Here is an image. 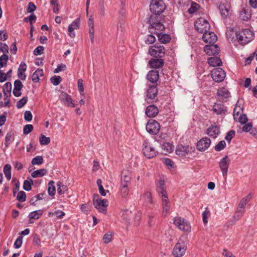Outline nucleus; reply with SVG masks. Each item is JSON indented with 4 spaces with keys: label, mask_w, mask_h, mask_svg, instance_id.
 Returning <instances> with one entry per match:
<instances>
[{
    "label": "nucleus",
    "mask_w": 257,
    "mask_h": 257,
    "mask_svg": "<svg viewBox=\"0 0 257 257\" xmlns=\"http://www.w3.org/2000/svg\"><path fill=\"white\" fill-rule=\"evenodd\" d=\"M230 32L232 33H234L233 31H231ZM234 34L238 42L243 45L250 42L253 39L254 36L253 32L247 29H244L241 32L238 33L234 32Z\"/></svg>",
    "instance_id": "obj_1"
},
{
    "label": "nucleus",
    "mask_w": 257,
    "mask_h": 257,
    "mask_svg": "<svg viewBox=\"0 0 257 257\" xmlns=\"http://www.w3.org/2000/svg\"><path fill=\"white\" fill-rule=\"evenodd\" d=\"M161 17L160 15L153 14L150 17L149 22L150 24L149 29L152 32L153 30L163 31L165 29L164 25L161 22Z\"/></svg>",
    "instance_id": "obj_2"
},
{
    "label": "nucleus",
    "mask_w": 257,
    "mask_h": 257,
    "mask_svg": "<svg viewBox=\"0 0 257 257\" xmlns=\"http://www.w3.org/2000/svg\"><path fill=\"white\" fill-rule=\"evenodd\" d=\"M166 6L162 0H152L150 5V9L153 14L160 15L165 10Z\"/></svg>",
    "instance_id": "obj_3"
},
{
    "label": "nucleus",
    "mask_w": 257,
    "mask_h": 257,
    "mask_svg": "<svg viewBox=\"0 0 257 257\" xmlns=\"http://www.w3.org/2000/svg\"><path fill=\"white\" fill-rule=\"evenodd\" d=\"M186 250V244L183 238H180L175 245L172 253L175 257H182Z\"/></svg>",
    "instance_id": "obj_4"
},
{
    "label": "nucleus",
    "mask_w": 257,
    "mask_h": 257,
    "mask_svg": "<svg viewBox=\"0 0 257 257\" xmlns=\"http://www.w3.org/2000/svg\"><path fill=\"white\" fill-rule=\"evenodd\" d=\"M196 31L201 34H203L210 30V25L208 22L203 18H199L197 19L194 24Z\"/></svg>",
    "instance_id": "obj_5"
},
{
    "label": "nucleus",
    "mask_w": 257,
    "mask_h": 257,
    "mask_svg": "<svg viewBox=\"0 0 257 257\" xmlns=\"http://www.w3.org/2000/svg\"><path fill=\"white\" fill-rule=\"evenodd\" d=\"M149 53L153 57L162 58L165 55V49L163 46L156 44L150 47Z\"/></svg>",
    "instance_id": "obj_6"
},
{
    "label": "nucleus",
    "mask_w": 257,
    "mask_h": 257,
    "mask_svg": "<svg viewBox=\"0 0 257 257\" xmlns=\"http://www.w3.org/2000/svg\"><path fill=\"white\" fill-rule=\"evenodd\" d=\"M174 223L178 229L184 232L190 231L191 226L188 222L183 218L176 217L174 219Z\"/></svg>",
    "instance_id": "obj_7"
},
{
    "label": "nucleus",
    "mask_w": 257,
    "mask_h": 257,
    "mask_svg": "<svg viewBox=\"0 0 257 257\" xmlns=\"http://www.w3.org/2000/svg\"><path fill=\"white\" fill-rule=\"evenodd\" d=\"M160 124L155 119L149 120L146 126L147 131L152 135H156L160 130Z\"/></svg>",
    "instance_id": "obj_8"
},
{
    "label": "nucleus",
    "mask_w": 257,
    "mask_h": 257,
    "mask_svg": "<svg viewBox=\"0 0 257 257\" xmlns=\"http://www.w3.org/2000/svg\"><path fill=\"white\" fill-rule=\"evenodd\" d=\"M143 152L148 158H152L156 155L157 151L148 142L145 141L143 145Z\"/></svg>",
    "instance_id": "obj_9"
},
{
    "label": "nucleus",
    "mask_w": 257,
    "mask_h": 257,
    "mask_svg": "<svg viewBox=\"0 0 257 257\" xmlns=\"http://www.w3.org/2000/svg\"><path fill=\"white\" fill-rule=\"evenodd\" d=\"M211 74L213 80L217 82L222 81L226 76L225 71L220 68H214Z\"/></svg>",
    "instance_id": "obj_10"
},
{
    "label": "nucleus",
    "mask_w": 257,
    "mask_h": 257,
    "mask_svg": "<svg viewBox=\"0 0 257 257\" xmlns=\"http://www.w3.org/2000/svg\"><path fill=\"white\" fill-rule=\"evenodd\" d=\"M158 91V88L155 85H148L146 90V99L150 100V102H154Z\"/></svg>",
    "instance_id": "obj_11"
},
{
    "label": "nucleus",
    "mask_w": 257,
    "mask_h": 257,
    "mask_svg": "<svg viewBox=\"0 0 257 257\" xmlns=\"http://www.w3.org/2000/svg\"><path fill=\"white\" fill-rule=\"evenodd\" d=\"M230 162V159L227 156L222 158L219 162V166L224 177H226L227 176Z\"/></svg>",
    "instance_id": "obj_12"
},
{
    "label": "nucleus",
    "mask_w": 257,
    "mask_h": 257,
    "mask_svg": "<svg viewBox=\"0 0 257 257\" xmlns=\"http://www.w3.org/2000/svg\"><path fill=\"white\" fill-rule=\"evenodd\" d=\"M95 197H98V195H94V206L99 212L105 213L106 212L105 208L107 206V204H106L107 200L105 199H96Z\"/></svg>",
    "instance_id": "obj_13"
},
{
    "label": "nucleus",
    "mask_w": 257,
    "mask_h": 257,
    "mask_svg": "<svg viewBox=\"0 0 257 257\" xmlns=\"http://www.w3.org/2000/svg\"><path fill=\"white\" fill-rule=\"evenodd\" d=\"M161 198V205L163 210V214L166 216L169 212L170 208V201L168 199V194L160 196Z\"/></svg>",
    "instance_id": "obj_14"
},
{
    "label": "nucleus",
    "mask_w": 257,
    "mask_h": 257,
    "mask_svg": "<svg viewBox=\"0 0 257 257\" xmlns=\"http://www.w3.org/2000/svg\"><path fill=\"white\" fill-rule=\"evenodd\" d=\"M210 144V139L207 137H204L198 142L197 149L199 151L204 152L209 147Z\"/></svg>",
    "instance_id": "obj_15"
},
{
    "label": "nucleus",
    "mask_w": 257,
    "mask_h": 257,
    "mask_svg": "<svg viewBox=\"0 0 257 257\" xmlns=\"http://www.w3.org/2000/svg\"><path fill=\"white\" fill-rule=\"evenodd\" d=\"M217 36L214 32L207 31L203 33L202 40L206 43L214 44L217 40Z\"/></svg>",
    "instance_id": "obj_16"
},
{
    "label": "nucleus",
    "mask_w": 257,
    "mask_h": 257,
    "mask_svg": "<svg viewBox=\"0 0 257 257\" xmlns=\"http://www.w3.org/2000/svg\"><path fill=\"white\" fill-rule=\"evenodd\" d=\"M191 148L189 146H185L182 145H179L176 148V153L180 157H184L191 153Z\"/></svg>",
    "instance_id": "obj_17"
},
{
    "label": "nucleus",
    "mask_w": 257,
    "mask_h": 257,
    "mask_svg": "<svg viewBox=\"0 0 257 257\" xmlns=\"http://www.w3.org/2000/svg\"><path fill=\"white\" fill-rule=\"evenodd\" d=\"M220 133L219 127L215 124H211L207 130V134L212 138H216Z\"/></svg>",
    "instance_id": "obj_18"
},
{
    "label": "nucleus",
    "mask_w": 257,
    "mask_h": 257,
    "mask_svg": "<svg viewBox=\"0 0 257 257\" xmlns=\"http://www.w3.org/2000/svg\"><path fill=\"white\" fill-rule=\"evenodd\" d=\"M158 107L154 104L148 106L145 111V113L149 117H155L158 113Z\"/></svg>",
    "instance_id": "obj_19"
},
{
    "label": "nucleus",
    "mask_w": 257,
    "mask_h": 257,
    "mask_svg": "<svg viewBox=\"0 0 257 257\" xmlns=\"http://www.w3.org/2000/svg\"><path fill=\"white\" fill-rule=\"evenodd\" d=\"M61 100L63 101L65 104L70 107H74L76 104L73 103L71 97L65 92H62L60 96Z\"/></svg>",
    "instance_id": "obj_20"
},
{
    "label": "nucleus",
    "mask_w": 257,
    "mask_h": 257,
    "mask_svg": "<svg viewBox=\"0 0 257 257\" xmlns=\"http://www.w3.org/2000/svg\"><path fill=\"white\" fill-rule=\"evenodd\" d=\"M204 51L208 55H213L218 53L219 48L217 45H206L204 47Z\"/></svg>",
    "instance_id": "obj_21"
},
{
    "label": "nucleus",
    "mask_w": 257,
    "mask_h": 257,
    "mask_svg": "<svg viewBox=\"0 0 257 257\" xmlns=\"http://www.w3.org/2000/svg\"><path fill=\"white\" fill-rule=\"evenodd\" d=\"M149 63L151 67L157 69L163 66L164 61L162 59L152 58L149 61Z\"/></svg>",
    "instance_id": "obj_22"
},
{
    "label": "nucleus",
    "mask_w": 257,
    "mask_h": 257,
    "mask_svg": "<svg viewBox=\"0 0 257 257\" xmlns=\"http://www.w3.org/2000/svg\"><path fill=\"white\" fill-rule=\"evenodd\" d=\"M88 26L89 27V36L91 43L94 42V21L92 16H90L88 22Z\"/></svg>",
    "instance_id": "obj_23"
},
{
    "label": "nucleus",
    "mask_w": 257,
    "mask_h": 257,
    "mask_svg": "<svg viewBox=\"0 0 257 257\" xmlns=\"http://www.w3.org/2000/svg\"><path fill=\"white\" fill-rule=\"evenodd\" d=\"M159 78V72L158 70H151L147 74V79L151 82L154 83L156 82Z\"/></svg>",
    "instance_id": "obj_24"
},
{
    "label": "nucleus",
    "mask_w": 257,
    "mask_h": 257,
    "mask_svg": "<svg viewBox=\"0 0 257 257\" xmlns=\"http://www.w3.org/2000/svg\"><path fill=\"white\" fill-rule=\"evenodd\" d=\"M217 95L219 97L220 99L225 101L230 96L228 90L224 87L221 88L218 90Z\"/></svg>",
    "instance_id": "obj_25"
},
{
    "label": "nucleus",
    "mask_w": 257,
    "mask_h": 257,
    "mask_svg": "<svg viewBox=\"0 0 257 257\" xmlns=\"http://www.w3.org/2000/svg\"><path fill=\"white\" fill-rule=\"evenodd\" d=\"M212 110L217 115L225 114L226 111L224 105L221 103H215Z\"/></svg>",
    "instance_id": "obj_26"
},
{
    "label": "nucleus",
    "mask_w": 257,
    "mask_h": 257,
    "mask_svg": "<svg viewBox=\"0 0 257 257\" xmlns=\"http://www.w3.org/2000/svg\"><path fill=\"white\" fill-rule=\"evenodd\" d=\"M208 63L212 67L219 66L222 64L220 59L217 57H210L208 59Z\"/></svg>",
    "instance_id": "obj_27"
},
{
    "label": "nucleus",
    "mask_w": 257,
    "mask_h": 257,
    "mask_svg": "<svg viewBox=\"0 0 257 257\" xmlns=\"http://www.w3.org/2000/svg\"><path fill=\"white\" fill-rule=\"evenodd\" d=\"M157 190L159 196L168 194L165 190V181L163 180L159 181L158 185L157 186Z\"/></svg>",
    "instance_id": "obj_28"
},
{
    "label": "nucleus",
    "mask_w": 257,
    "mask_h": 257,
    "mask_svg": "<svg viewBox=\"0 0 257 257\" xmlns=\"http://www.w3.org/2000/svg\"><path fill=\"white\" fill-rule=\"evenodd\" d=\"M161 148L162 149V153L165 155L172 152L173 150V146L169 143H164L162 145Z\"/></svg>",
    "instance_id": "obj_29"
},
{
    "label": "nucleus",
    "mask_w": 257,
    "mask_h": 257,
    "mask_svg": "<svg viewBox=\"0 0 257 257\" xmlns=\"http://www.w3.org/2000/svg\"><path fill=\"white\" fill-rule=\"evenodd\" d=\"M122 177L120 185H128L131 180V176L128 172L125 173L124 171L122 172Z\"/></svg>",
    "instance_id": "obj_30"
},
{
    "label": "nucleus",
    "mask_w": 257,
    "mask_h": 257,
    "mask_svg": "<svg viewBox=\"0 0 257 257\" xmlns=\"http://www.w3.org/2000/svg\"><path fill=\"white\" fill-rule=\"evenodd\" d=\"M158 39L160 42L165 44L169 42L171 40V37L169 35L166 34H162L156 32Z\"/></svg>",
    "instance_id": "obj_31"
},
{
    "label": "nucleus",
    "mask_w": 257,
    "mask_h": 257,
    "mask_svg": "<svg viewBox=\"0 0 257 257\" xmlns=\"http://www.w3.org/2000/svg\"><path fill=\"white\" fill-rule=\"evenodd\" d=\"M43 75V71L41 69H38L32 75V79L33 81L37 82L39 81V77Z\"/></svg>",
    "instance_id": "obj_32"
},
{
    "label": "nucleus",
    "mask_w": 257,
    "mask_h": 257,
    "mask_svg": "<svg viewBox=\"0 0 257 257\" xmlns=\"http://www.w3.org/2000/svg\"><path fill=\"white\" fill-rule=\"evenodd\" d=\"M200 8V6L196 3L192 2L191 6L188 10V12L190 14H193L196 12Z\"/></svg>",
    "instance_id": "obj_33"
},
{
    "label": "nucleus",
    "mask_w": 257,
    "mask_h": 257,
    "mask_svg": "<svg viewBox=\"0 0 257 257\" xmlns=\"http://www.w3.org/2000/svg\"><path fill=\"white\" fill-rule=\"evenodd\" d=\"M251 196L250 194H248V195L243 198L239 203L238 209L241 210L242 209H243L247 203L251 199Z\"/></svg>",
    "instance_id": "obj_34"
},
{
    "label": "nucleus",
    "mask_w": 257,
    "mask_h": 257,
    "mask_svg": "<svg viewBox=\"0 0 257 257\" xmlns=\"http://www.w3.org/2000/svg\"><path fill=\"white\" fill-rule=\"evenodd\" d=\"M47 170L45 169L37 170L34 171L31 175L33 178L41 177L46 174Z\"/></svg>",
    "instance_id": "obj_35"
},
{
    "label": "nucleus",
    "mask_w": 257,
    "mask_h": 257,
    "mask_svg": "<svg viewBox=\"0 0 257 257\" xmlns=\"http://www.w3.org/2000/svg\"><path fill=\"white\" fill-rule=\"evenodd\" d=\"M42 214L43 211L42 210L34 211L29 214V217L30 219H38L42 216Z\"/></svg>",
    "instance_id": "obj_36"
},
{
    "label": "nucleus",
    "mask_w": 257,
    "mask_h": 257,
    "mask_svg": "<svg viewBox=\"0 0 257 257\" xmlns=\"http://www.w3.org/2000/svg\"><path fill=\"white\" fill-rule=\"evenodd\" d=\"M56 189L54 186V182L50 181L48 183V193L51 196H53L55 194Z\"/></svg>",
    "instance_id": "obj_37"
},
{
    "label": "nucleus",
    "mask_w": 257,
    "mask_h": 257,
    "mask_svg": "<svg viewBox=\"0 0 257 257\" xmlns=\"http://www.w3.org/2000/svg\"><path fill=\"white\" fill-rule=\"evenodd\" d=\"M251 17V14L249 12L243 10L240 11L239 13V19L243 21H247L248 19Z\"/></svg>",
    "instance_id": "obj_38"
},
{
    "label": "nucleus",
    "mask_w": 257,
    "mask_h": 257,
    "mask_svg": "<svg viewBox=\"0 0 257 257\" xmlns=\"http://www.w3.org/2000/svg\"><path fill=\"white\" fill-rule=\"evenodd\" d=\"M4 173L6 178L10 180L11 178V166L9 164H6L4 168Z\"/></svg>",
    "instance_id": "obj_39"
},
{
    "label": "nucleus",
    "mask_w": 257,
    "mask_h": 257,
    "mask_svg": "<svg viewBox=\"0 0 257 257\" xmlns=\"http://www.w3.org/2000/svg\"><path fill=\"white\" fill-rule=\"evenodd\" d=\"M80 25V20L77 19L73 21L68 27V31H74V30L78 29Z\"/></svg>",
    "instance_id": "obj_40"
},
{
    "label": "nucleus",
    "mask_w": 257,
    "mask_h": 257,
    "mask_svg": "<svg viewBox=\"0 0 257 257\" xmlns=\"http://www.w3.org/2000/svg\"><path fill=\"white\" fill-rule=\"evenodd\" d=\"M57 186V191L59 194H62L67 190V187L66 185H63L61 182H58Z\"/></svg>",
    "instance_id": "obj_41"
},
{
    "label": "nucleus",
    "mask_w": 257,
    "mask_h": 257,
    "mask_svg": "<svg viewBox=\"0 0 257 257\" xmlns=\"http://www.w3.org/2000/svg\"><path fill=\"white\" fill-rule=\"evenodd\" d=\"M13 141V134L11 132H9L7 134L5 137V145L6 147H8L9 145Z\"/></svg>",
    "instance_id": "obj_42"
},
{
    "label": "nucleus",
    "mask_w": 257,
    "mask_h": 257,
    "mask_svg": "<svg viewBox=\"0 0 257 257\" xmlns=\"http://www.w3.org/2000/svg\"><path fill=\"white\" fill-rule=\"evenodd\" d=\"M120 193L122 197L125 198L128 195L129 189L128 185H120Z\"/></svg>",
    "instance_id": "obj_43"
},
{
    "label": "nucleus",
    "mask_w": 257,
    "mask_h": 257,
    "mask_svg": "<svg viewBox=\"0 0 257 257\" xmlns=\"http://www.w3.org/2000/svg\"><path fill=\"white\" fill-rule=\"evenodd\" d=\"M33 184V181L30 179V181L25 180L23 184V189L26 191H30L32 188V185Z\"/></svg>",
    "instance_id": "obj_44"
},
{
    "label": "nucleus",
    "mask_w": 257,
    "mask_h": 257,
    "mask_svg": "<svg viewBox=\"0 0 257 257\" xmlns=\"http://www.w3.org/2000/svg\"><path fill=\"white\" fill-rule=\"evenodd\" d=\"M28 97L27 96L23 97L21 99L19 100L16 104V106L18 108H22L27 102Z\"/></svg>",
    "instance_id": "obj_45"
},
{
    "label": "nucleus",
    "mask_w": 257,
    "mask_h": 257,
    "mask_svg": "<svg viewBox=\"0 0 257 257\" xmlns=\"http://www.w3.org/2000/svg\"><path fill=\"white\" fill-rule=\"evenodd\" d=\"M43 158L42 156H38L32 159L31 163L34 165H40L43 164Z\"/></svg>",
    "instance_id": "obj_46"
},
{
    "label": "nucleus",
    "mask_w": 257,
    "mask_h": 257,
    "mask_svg": "<svg viewBox=\"0 0 257 257\" xmlns=\"http://www.w3.org/2000/svg\"><path fill=\"white\" fill-rule=\"evenodd\" d=\"M8 59V56L5 54L0 57V69L6 65Z\"/></svg>",
    "instance_id": "obj_47"
},
{
    "label": "nucleus",
    "mask_w": 257,
    "mask_h": 257,
    "mask_svg": "<svg viewBox=\"0 0 257 257\" xmlns=\"http://www.w3.org/2000/svg\"><path fill=\"white\" fill-rule=\"evenodd\" d=\"M40 143L41 145H47L50 142V139L49 137H46L45 136L42 135L39 139Z\"/></svg>",
    "instance_id": "obj_48"
},
{
    "label": "nucleus",
    "mask_w": 257,
    "mask_h": 257,
    "mask_svg": "<svg viewBox=\"0 0 257 257\" xmlns=\"http://www.w3.org/2000/svg\"><path fill=\"white\" fill-rule=\"evenodd\" d=\"M226 147V143L224 141H220L215 147L216 151H220L223 150Z\"/></svg>",
    "instance_id": "obj_49"
},
{
    "label": "nucleus",
    "mask_w": 257,
    "mask_h": 257,
    "mask_svg": "<svg viewBox=\"0 0 257 257\" xmlns=\"http://www.w3.org/2000/svg\"><path fill=\"white\" fill-rule=\"evenodd\" d=\"M51 82L54 85L57 86L60 84L62 81V78L59 76H54L50 79Z\"/></svg>",
    "instance_id": "obj_50"
},
{
    "label": "nucleus",
    "mask_w": 257,
    "mask_h": 257,
    "mask_svg": "<svg viewBox=\"0 0 257 257\" xmlns=\"http://www.w3.org/2000/svg\"><path fill=\"white\" fill-rule=\"evenodd\" d=\"M26 194L25 192L21 191L18 193L17 199L20 202H24L26 201Z\"/></svg>",
    "instance_id": "obj_51"
},
{
    "label": "nucleus",
    "mask_w": 257,
    "mask_h": 257,
    "mask_svg": "<svg viewBox=\"0 0 257 257\" xmlns=\"http://www.w3.org/2000/svg\"><path fill=\"white\" fill-rule=\"evenodd\" d=\"M12 90V84L10 82H7L3 86V92L5 94V92H7V93H10L11 92Z\"/></svg>",
    "instance_id": "obj_52"
},
{
    "label": "nucleus",
    "mask_w": 257,
    "mask_h": 257,
    "mask_svg": "<svg viewBox=\"0 0 257 257\" xmlns=\"http://www.w3.org/2000/svg\"><path fill=\"white\" fill-rule=\"evenodd\" d=\"M33 130V126L32 124H26L24 126L23 133L27 135L30 133Z\"/></svg>",
    "instance_id": "obj_53"
},
{
    "label": "nucleus",
    "mask_w": 257,
    "mask_h": 257,
    "mask_svg": "<svg viewBox=\"0 0 257 257\" xmlns=\"http://www.w3.org/2000/svg\"><path fill=\"white\" fill-rule=\"evenodd\" d=\"M235 136V132L233 130H231L229 131L227 134H226L225 139L228 142V143H230L232 139Z\"/></svg>",
    "instance_id": "obj_54"
},
{
    "label": "nucleus",
    "mask_w": 257,
    "mask_h": 257,
    "mask_svg": "<svg viewBox=\"0 0 257 257\" xmlns=\"http://www.w3.org/2000/svg\"><path fill=\"white\" fill-rule=\"evenodd\" d=\"M156 41V38L153 35H149L147 36L145 40V43L148 44H152Z\"/></svg>",
    "instance_id": "obj_55"
},
{
    "label": "nucleus",
    "mask_w": 257,
    "mask_h": 257,
    "mask_svg": "<svg viewBox=\"0 0 257 257\" xmlns=\"http://www.w3.org/2000/svg\"><path fill=\"white\" fill-rule=\"evenodd\" d=\"M112 234L110 232H107L105 234L103 237V240L105 243H108L112 239Z\"/></svg>",
    "instance_id": "obj_56"
},
{
    "label": "nucleus",
    "mask_w": 257,
    "mask_h": 257,
    "mask_svg": "<svg viewBox=\"0 0 257 257\" xmlns=\"http://www.w3.org/2000/svg\"><path fill=\"white\" fill-rule=\"evenodd\" d=\"M23 242V237L19 236L17 239L16 240L14 243V246L16 248H19L22 244Z\"/></svg>",
    "instance_id": "obj_57"
},
{
    "label": "nucleus",
    "mask_w": 257,
    "mask_h": 257,
    "mask_svg": "<svg viewBox=\"0 0 257 257\" xmlns=\"http://www.w3.org/2000/svg\"><path fill=\"white\" fill-rule=\"evenodd\" d=\"M237 119L242 124H245L248 120L246 115L244 114L240 115L238 117H237Z\"/></svg>",
    "instance_id": "obj_58"
},
{
    "label": "nucleus",
    "mask_w": 257,
    "mask_h": 257,
    "mask_svg": "<svg viewBox=\"0 0 257 257\" xmlns=\"http://www.w3.org/2000/svg\"><path fill=\"white\" fill-rule=\"evenodd\" d=\"M90 210V207L88 204H84L81 205V210L83 213L87 214L89 212Z\"/></svg>",
    "instance_id": "obj_59"
},
{
    "label": "nucleus",
    "mask_w": 257,
    "mask_h": 257,
    "mask_svg": "<svg viewBox=\"0 0 257 257\" xmlns=\"http://www.w3.org/2000/svg\"><path fill=\"white\" fill-rule=\"evenodd\" d=\"M33 118V115L30 111L27 110L24 113V119L27 121H30Z\"/></svg>",
    "instance_id": "obj_60"
},
{
    "label": "nucleus",
    "mask_w": 257,
    "mask_h": 257,
    "mask_svg": "<svg viewBox=\"0 0 257 257\" xmlns=\"http://www.w3.org/2000/svg\"><path fill=\"white\" fill-rule=\"evenodd\" d=\"M99 14L101 16H104L105 15V9L104 7V2L102 1H99Z\"/></svg>",
    "instance_id": "obj_61"
},
{
    "label": "nucleus",
    "mask_w": 257,
    "mask_h": 257,
    "mask_svg": "<svg viewBox=\"0 0 257 257\" xmlns=\"http://www.w3.org/2000/svg\"><path fill=\"white\" fill-rule=\"evenodd\" d=\"M66 69V66L65 64H61L54 70V73H58L60 71H64Z\"/></svg>",
    "instance_id": "obj_62"
},
{
    "label": "nucleus",
    "mask_w": 257,
    "mask_h": 257,
    "mask_svg": "<svg viewBox=\"0 0 257 257\" xmlns=\"http://www.w3.org/2000/svg\"><path fill=\"white\" fill-rule=\"evenodd\" d=\"M44 51V47L41 46H38L34 51V54L35 55H39L43 53Z\"/></svg>",
    "instance_id": "obj_63"
},
{
    "label": "nucleus",
    "mask_w": 257,
    "mask_h": 257,
    "mask_svg": "<svg viewBox=\"0 0 257 257\" xmlns=\"http://www.w3.org/2000/svg\"><path fill=\"white\" fill-rule=\"evenodd\" d=\"M118 30L122 32L124 29V21L123 19L119 18V21L117 24Z\"/></svg>",
    "instance_id": "obj_64"
}]
</instances>
